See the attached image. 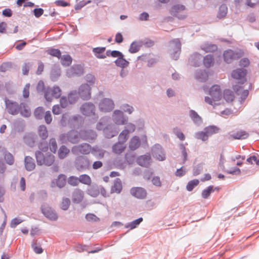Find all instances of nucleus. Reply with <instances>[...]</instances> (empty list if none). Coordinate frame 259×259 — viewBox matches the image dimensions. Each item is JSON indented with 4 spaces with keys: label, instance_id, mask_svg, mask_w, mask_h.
I'll use <instances>...</instances> for the list:
<instances>
[{
    "label": "nucleus",
    "instance_id": "nucleus-60",
    "mask_svg": "<svg viewBox=\"0 0 259 259\" xmlns=\"http://www.w3.org/2000/svg\"><path fill=\"white\" fill-rule=\"evenodd\" d=\"M22 222L23 220L20 219L15 218L12 220L10 226L12 228H15L17 225L20 224Z\"/></svg>",
    "mask_w": 259,
    "mask_h": 259
},
{
    "label": "nucleus",
    "instance_id": "nucleus-8",
    "mask_svg": "<svg viewBox=\"0 0 259 259\" xmlns=\"http://www.w3.org/2000/svg\"><path fill=\"white\" fill-rule=\"evenodd\" d=\"M114 106V103L111 100L104 99L100 103L99 108L102 112H108L113 109Z\"/></svg>",
    "mask_w": 259,
    "mask_h": 259
},
{
    "label": "nucleus",
    "instance_id": "nucleus-28",
    "mask_svg": "<svg viewBox=\"0 0 259 259\" xmlns=\"http://www.w3.org/2000/svg\"><path fill=\"white\" fill-rule=\"evenodd\" d=\"M79 182L87 185H90L92 183L91 177L87 175H81L79 177Z\"/></svg>",
    "mask_w": 259,
    "mask_h": 259
},
{
    "label": "nucleus",
    "instance_id": "nucleus-17",
    "mask_svg": "<svg viewBox=\"0 0 259 259\" xmlns=\"http://www.w3.org/2000/svg\"><path fill=\"white\" fill-rule=\"evenodd\" d=\"M113 118L115 122L117 124H123L125 122L123 113L119 110L115 111L114 112Z\"/></svg>",
    "mask_w": 259,
    "mask_h": 259
},
{
    "label": "nucleus",
    "instance_id": "nucleus-63",
    "mask_svg": "<svg viewBox=\"0 0 259 259\" xmlns=\"http://www.w3.org/2000/svg\"><path fill=\"white\" fill-rule=\"evenodd\" d=\"M152 182L153 184L156 186L160 187L161 185L160 179L159 177H153L152 179Z\"/></svg>",
    "mask_w": 259,
    "mask_h": 259
},
{
    "label": "nucleus",
    "instance_id": "nucleus-46",
    "mask_svg": "<svg viewBox=\"0 0 259 259\" xmlns=\"http://www.w3.org/2000/svg\"><path fill=\"white\" fill-rule=\"evenodd\" d=\"M195 137L197 139H200L202 141H205L208 139V136L206 131H204L196 133L195 134Z\"/></svg>",
    "mask_w": 259,
    "mask_h": 259
},
{
    "label": "nucleus",
    "instance_id": "nucleus-14",
    "mask_svg": "<svg viewBox=\"0 0 259 259\" xmlns=\"http://www.w3.org/2000/svg\"><path fill=\"white\" fill-rule=\"evenodd\" d=\"M239 58L237 53H235L231 50L226 51L224 53V58L226 62L229 63L234 59H237Z\"/></svg>",
    "mask_w": 259,
    "mask_h": 259
},
{
    "label": "nucleus",
    "instance_id": "nucleus-57",
    "mask_svg": "<svg viewBox=\"0 0 259 259\" xmlns=\"http://www.w3.org/2000/svg\"><path fill=\"white\" fill-rule=\"evenodd\" d=\"M60 103L63 108L67 107L69 104L68 100L66 97H62L60 99Z\"/></svg>",
    "mask_w": 259,
    "mask_h": 259
},
{
    "label": "nucleus",
    "instance_id": "nucleus-24",
    "mask_svg": "<svg viewBox=\"0 0 259 259\" xmlns=\"http://www.w3.org/2000/svg\"><path fill=\"white\" fill-rule=\"evenodd\" d=\"M231 136L234 139H243L248 137V134L245 131H240L237 132L236 133L232 134Z\"/></svg>",
    "mask_w": 259,
    "mask_h": 259
},
{
    "label": "nucleus",
    "instance_id": "nucleus-30",
    "mask_svg": "<svg viewBox=\"0 0 259 259\" xmlns=\"http://www.w3.org/2000/svg\"><path fill=\"white\" fill-rule=\"evenodd\" d=\"M190 116L195 123L198 124L202 122V118L195 111L190 110Z\"/></svg>",
    "mask_w": 259,
    "mask_h": 259
},
{
    "label": "nucleus",
    "instance_id": "nucleus-36",
    "mask_svg": "<svg viewBox=\"0 0 259 259\" xmlns=\"http://www.w3.org/2000/svg\"><path fill=\"white\" fill-rule=\"evenodd\" d=\"M77 163L78 164H83V165H81L80 166L78 165V169L81 168L83 169L86 167H88L90 165V162L89 161L85 158L83 157H80L77 160Z\"/></svg>",
    "mask_w": 259,
    "mask_h": 259
},
{
    "label": "nucleus",
    "instance_id": "nucleus-13",
    "mask_svg": "<svg viewBox=\"0 0 259 259\" xmlns=\"http://www.w3.org/2000/svg\"><path fill=\"white\" fill-rule=\"evenodd\" d=\"M153 156L159 161L165 159V154L162 150L161 146L159 145H155L152 149Z\"/></svg>",
    "mask_w": 259,
    "mask_h": 259
},
{
    "label": "nucleus",
    "instance_id": "nucleus-62",
    "mask_svg": "<svg viewBox=\"0 0 259 259\" xmlns=\"http://www.w3.org/2000/svg\"><path fill=\"white\" fill-rule=\"evenodd\" d=\"M86 219L89 221H97L99 219L93 213H88L85 216Z\"/></svg>",
    "mask_w": 259,
    "mask_h": 259
},
{
    "label": "nucleus",
    "instance_id": "nucleus-59",
    "mask_svg": "<svg viewBox=\"0 0 259 259\" xmlns=\"http://www.w3.org/2000/svg\"><path fill=\"white\" fill-rule=\"evenodd\" d=\"M45 120L47 124H50L52 121V117L50 111H47L45 115Z\"/></svg>",
    "mask_w": 259,
    "mask_h": 259
},
{
    "label": "nucleus",
    "instance_id": "nucleus-33",
    "mask_svg": "<svg viewBox=\"0 0 259 259\" xmlns=\"http://www.w3.org/2000/svg\"><path fill=\"white\" fill-rule=\"evenodd\" d=\"M66 184V177L64 175L59 176L56 180V185L59 188L63 187Z\"/></svg>",
    "mask_w": 259,
    "mask_h": 259
},
{
    "label": "nucleus",
    "instance_id": "nucleus-52",
    "mask_svg": "<svg viewBox=\"0 0 259 259\" xmlns=\"http://www.w3.org/2000/svg\"><path fill=\"white\" fill-rule=\"evenodd\" d=\"M68 183L69 185L73 186H76L79 183V178L74 176H71L68 178Z\"/></svg>",
    "mask_w": 259,
    "mask_h": 259
},
{
    "label": "nucleus",
    "instance_id": "nucleus-5",
    "mask_svg": "<svg viewBox=\"0 0 259 259\" xmlns=\"http://www.w3.org/2000/svg\"><path fill=\"white\" fill-rule=\"evenodd\" d=\"M6 109L8 112L12 115H16L20 110V105H19L16 102H13L9 100H5Z\"/></svg>",
    "mask_w": 259,
    "mask_h": 259
},
{
    "label": "nucleus",
    "instance_id": "nucleus-43",
    "mask_svg": "<svg viewBox=\"0 0 259 259\" xmlns=\"http://www.w3.org/2000/svg\"><path fill=\"white\" fill-rule=\"evenodd\" d=\"M70 71L72 74H75L77 75H80L82 74L83 72V68L80 65H77V66L72 67L70 69Z\"/></svg>",
    "mask_w": 259,
    "mask_h": 259
},
{
    "label": "nucleus",
    "instance_id": "nucleus-1",
    "mask_svg": "<svg viewBox=\"0 0 259 259\" xmlns=\"http://www.w3.org/2000/svg\"><path fill=\"white\" fill-rule=\"evenodd\" d=\"M208 96L205 97L206 103L215 108L223 102L222 91L220 86L218 84L212 85L208 91Z\"/></svg>",
    "mask_w": 259,
    "mask_h": 259
},
{
    "label": "nucleus",
    "instance_id": "nucleus-25",
    "mask_svg": "<svg viewBox=\"0 0 259 259\" xmlns=\"http://www.w3.org/2000/svg\"><path fill=\"white\" fill-rule=\"evenodd\" d=\"M61 62L63 66H69L72 61V59L71 56L69 55H63L62 57H61Z\"/></svg>",
    "mask_w": 259,
    "mask_h": 259
},
{
    "label": "nucleus",
    "instance_id": "nucleus-51",
    "mask_svg": "<svg viewBox=\"0 0 259 259\" xmlns=\"http://www.w3.org/2000/svg\"><path fill=\"white\" fill-rule=\"evenodd\" d=\"M44 109L42 107H39L36 108L34 112L35 117L38 119L41 118L44 113Z\"/></svg>",
    "mask_w": 259,
    "mask_h": 259
},
{
    "label": "nucleus",
    "instance_id": "nucleus-47",
    "mask_svg": "<svg viewBox=\"0 0 259 259\" xmlns=\"http://www.w3.org/2000/svg\"><path fill=\"white\" fill-rule=\"evenodd\" d=\"M42 212L47 218L52 221L56 220L58 218L54 211H42Z\"/></svg>",
    "mask_w": 259,
    "mask_h": 259
},
{
    "label": "nucleus",
    "instance_id": "nucleus-19",
    "mask_svg": "<svg viewBox=\"0 0 259 259\" xmlns=\"http://www.w3.org/2000/svg\"><path fill=\"white\" fill-rule=\"evenodd\" d=\"M223 97L224 99L228 103L232 102L235 99V95L233 91L229 89L224 91Z\"/></svg>",
    "mask_w": 259,
    "mask_h": 259
},
{
    "label": "nucleus",
    "instance_id": "nucleus-31",
    "mask_svg": "<svg viewBox=\"0 0 259 259\" xmlns=\"http://www.w3.org/2000/svg\"><path fill=\"white\" fill-rule=\"evenodd\" d=\"M88 193L90 195L93 197H97L99 194V186H92L88 189Z\"/></svg>",
    "mask_w": 259,
    "mask_h": 259
},
{
    "label": "nucleus",
    "instance_id": "nucleus-20",
    "mask_svg": "<svg viewBox=\"0 0 259 259\" xmlns=\"http://www.w3.org/2000/svg\"><path fill=\"white\" fill-rule=\"evenodd\" d=\"M68 140L73 144L77 143L79 140V136L78 133L75 131L69 132L67 136Z\"/></svg>",
    "mask_w": 259,
    "mask_h": 259
},
{
    "label": "nucleus",
    "instance_id": "nucleus-50",
    "mask_svg": "<svg viewBox=\"0 0 259 259\" xmlns=\"http://www.w3.org/2000/svg\"><path fill=\"white\" fill-rule=\"evenodd\" d=\"M170 44L172 45V47L174 48V49L176 50V53L177 52H180L181 47V44L179 39H175L170 41Z\"/></svg>",
    "mask_w": 259,
    "mask_h": 259
},
{
    "label": "nucleus",
    "instance_id": "nucleus-3",
    "mask_svg": "<svg viewBox=\"0 0 259 259\" xmlns=\"http://www.w3.org/2000/svg\"><path fill=\"white\" fill-rule=\"evenodd\" d=\"M91 150V146L88 144H83L78 146H75L72 148V152L74 154H88Z\"/></svg>",
    "mask_w": 259,
    "mask_h": 259
},
{
    "label": "nucleus",
    "instance_id": "nucleus-6",
    "mask_svg": "<svg viewBox=\"0 0 259 259\" xmlns=\"http://www.w3.org/2000/svg\"><path fill=\"white\" fill-rule=\"evenodd\" d=\"M130 193L131 195L140 199H143L146 198L147 193L146 190L142 187H133L130 190Z\"/></svg>",
    "mask_w": 259,
    "mask_h": 259
},
{
    "label": "nucleus",
    "instance_id": "nucleus-40",
    "mask_svg": "<svg viewBox=\"0 0 259 259\" xmlns=\"http://www.w3.org/2000/svg\"><path fill=\"white\" fill-rule=\"evenodd\" d=\"M213 186H209L206 189H204L202 192V197L204 199H207L210 195L211 192H214Z\"/></svg>",
    "mask_w": 259,
    "mask_h": 259
},
{
    "label": "nucleus",
    "instance_id": "nucleus-34",
    "mask_svg": "<svg viewBox=\"0 0 259 259\" xmlns=\"http://www.w3.org/2000/svg\"><path fill=\"white\" fill-rule=\"evenodd\" d=\"M115 64L117 66L124 68L127 66L128 62L123 58V56L117 58L115 61Z\"/></svg>",
    "mask_w": 259,
    "mask_h": 259
},
{
    "label": "nucleus",
    "instance_id": "nucleus-4",
    "mask_svg": "<svg viewBox=\"0 0 259 259\" xmlns=\"http://www.w3.org/2000/svg\"><path fill=\"white\" fill-rule=\"evenodd\" d=\"M78 94L83 100H88L91 98V88L88 84H82L78 89Z\"/></svg>",
    "mask_w": 259,
    "mask_h": 259
},
{
    "label": "nucleus",
    "instance_id": "nucleus-26",
    "mask_svg": "<svg viewBox=\"0 0 259 259\" xmlns=\"http://www.w3.org/2000/svg\"><path fill=\"white\" fill-rule=\"evenodd\" d=\"M47 90V88L45 85V83L43 81L39 80L36 86V91L39 94H45V92Z\"/></svg>",
    "mask_w": 259,
    "mask_h": 259
},
{
    "label": "nucleus",
    "instance_id": "nucleus-64",
    "mask_svg": "<svg viewBox=\"0 0 259 259\" xmlns=\"http://www.w3.org/2000/svg\"><path fill=\"white\" fill-rule=\"evenodd\" d=\"M247 161L251 164H253V161L257 165H259V159L255 156H252L247 159Z\"/></svg>",
    "mask_w": 259,
    "mask_h": 259
},
{
    "label": "nucleus",
    "instance_id": "nucleus-37",
    "mask_svg": "<svg viewBox=\"0 0 259 259\" xmlns=\"http://www.w3.org/2000/svg\"><path fill=\"white\" fill-rule=\"evenodd\" d=\"M70 203L71 202L69 198H63L60 203V208L64 210H66L69 208Z\"/></svg>",
    "mask_w": 259,
    "mask_h": 259
},
{
    "label": "nucleus",
    "instance_id": "nucleus-2",
    "mask_svg": "<svg viewBox=\"0 0 259 259\" xmlns=\"http://www.w3.org/2000/svg\"><path fill=\"white\" fill-rule=\"evenodd\" d=\"M61 90L58 86H54L53 88H47L45 92V98L48 102H51L53 98H59L61 95Z\"/></svg>",
    "mask_w": 259,
    "mask_h": 259
},
{
    "label": "nucleus",
    "instance_id": "nucleus-58",
    "mask_svg": "<svg viewBox=\"0 0 259 259\" xmlns=\"http://www.w3.org/2000/svg\"><path fill=\"white\" fill-rule=\"evenodd\" d=\"M95 77L94 75L91 74H89L86 76V81L92 85L95 82Z\"/></svg>",
    "mask_w": 259,
    "mask_h": 259
},
{
    "label": "nucleus",
    "instance_id": "nucleus-39",
    "mask_svg": "<svg viewBox=\"0 0 259 259\" xmlns=\"http://www.w3.org/2000/svg\"><path fill=\"white\" fill-rule=\"evenodd\" d=\"M213 58L210 55H206L203 60L204 65L206 67H210L213 63Z\"/></svg>",
    "mask_w": 259,
    "mask_h": 259
},
{
    "label": "nucleus",
    "instance_id": "nucleus-16",
    "mask_svg": "<svg viewBox=\"0 0 259 259\" xmlns=\"http://www.w3.org/2000/svg\"><path fill=\"white\" fill-rule=\"evenodd\" d=\"M233 89L236 92V94L240 96L241 100H245L248 95V90H243L240 86L235 85L233 86Z\"/></svg>",
    "mask_w": 259,
    "mask_h": 259
},
{
    "label": "nucleus",
    "instance_id": "nucleus-10",
    "mask_svg": "<svg viewBox=\"0 0 259 259\" xmlns=\"http://www.w3.org/2000/svg\"><path fill=\"white\" fill-rule=\"evenodd\" d=\"M95 106L90 103L83 104L80 107L81 112L84 115L91 116L95 113Z\"/></svg>",
    "mask_w": 259,
    "mask_h": 259
},
{
    "label": "nucleus",
    "instance_id": "nucleus-41",
    "mask_svg": "<svg viewBox=\"0 0 259 259\" xmlns=\"http://www.w3.org/2000/svg\"><path fill=\"white\" fill-rule=\"evenodd\" d=\"M228 8L226 5H222L220 8L218 14V17L219 18H224L227 13Z\"/></svg>",
    "mask_w": 259,
    "mask_h": 259
},
{
    "label": "nucleus",
    "instance_id": "nucleus-42",
    "mask_svg": "<svg viewBox=\"0 0 259 259\" xmlns=\"http://www.w3.org/2000/svg\"><path fill=\"white\" fill-rule=\"evenodd\" d=\"M128 135L127 130H123L119 135L118 142L124 144L128 139Z\"/></svg>",
    "mask_w": 259,
    "mask_h": 259
},
{
    "label": "nucleus",
    "instance_id": "nucleus-53",
    "mask_svg": "<svg viewBox=\"0 0 259 259\" xmlns=\"http://www.w3.org/2000/svg\"><path fill=\"white\" fill-rule=\"evenodd\" d=\"M4 158L7 163L9 165H12L14 162V158L12 154L7 153L5 154Z\"/></svg>",
    "mask_w": 259,
    "mask_h": 259
},
{
    "label": "nucleus",
    "instance_id": "nucleus-54",
    "mask_svg": "<svg viewBox=\"0 0 259 259\" xmlns=\"http://www.w3.org/2000/svg\"><path fill=\"white\" fill-rule=\"evenodd\" d=\"M49 147L50 150L53 152L55 153L57 149V145L56 143V141L55 139H51L50 141Z\"/></svg>",
    "mask_w": 259,
    "mask_h": 259
},
{
    "label": "nucleus",
    "instance_id": "nucleus-9",
    "mask_svg": "<svg viewBox=\"0 0 259 259\" xmlns=\"http://www.w3.org/2000/svg\"><path fill=\"white\" fill-rule=\"evenodd\" d=\"M35 156L37 163L39 165L44 164L47 165H51L54 161V156L52 155H49L48 157H45V159H43V161L38 160L39 157L43 158V154L40 152H36Z\"/></svg>",
    "mask_w": 259,
    "mask_h": 259
},
{
    "label": "nucleus",
    "instance_id": "nucleus-18",
    "mask_svg": "<svg viewBox=\"0 0 259 259\" xmlns=\"http://www.w3.org/2000/svg\"><path fill=\"white\" fill-rule=\"evenodd\" d=\"M122 188V186L121 181L119 179H117L114 181V184L111 188V193H119Z\"/></svg>",
    "mask_w": 259,
    "mask_h": 259
},
{
    "label": "nucleus",
    "instance_id": "nucleus-12",
    "mask_svg": "<svg viewBox=\"0 0 259 259\" xmlns=\"http://www.w3.org/2000/svg\"><path fill=\"white\" fill-rule=\"evenodd\" d=\"M84 193L79 189H75L72 194V200L74 203H79L83 199Z\"/></svg>",
    "mask_w": 259,
    "mask_h": 259
},
{
    "label": "nucleus",
    "instance_id": "nucleus-32",
    "mask_svg": "<svg viewBox=\"0 0 259 259\" xmlns=\"http://www.w3.org/2000/svg\"><path fill=\"white\" fill-rule=\"evenodd\" d=\"M143 221L142 218H139V219L133 221V222L128 223L125 226L126 228H130L131 230L134 229Z\"/></svg>",
    "mask_w": 259,
    "mask_h": 259
},
{
    "label": "nucleus",
    "instance_id": "nucleus-27",
    "mask_svg": "<svg viewBox=\"0 0 259 259\" xmlns=\"http://www.w3.org/2000/svg\"><path fill=\"white\" fill-rule=\"evenodd\" d=\"M69 151V149H68L65 146H62L58 151L59 157L61 159L64 158L68 154Z\"/></svg>",
    "mask_w": 259,
    "mask_h": 259
},
{
    "label": "nucleus",
    "instance_id": "nucleus-61",
    "mask_svg": "<svg viewBox=\"0 0 259 259\" xmlns=\"http://www.w3.org/2000/svg\"><path fill=\"white\" fill-rule=\"evenodd\" d=\"M30 66H31V65L30 63H24V64L22 66V68L23 74L24 75L28 74L29 71Z\"/></svg>",
    "mask_w": 259,
    "mask_h": 259
},
{
    "label": "nucleus",
    "instance_id": "nucleus-55",
    "mask_svg": "<svg viewBox=\"0 0 259 259\" xmlns=\"http://www.w3.org/2000/svg\"><path fill=\"white\" fill-rule=\"evenodd\" d=\"M68 100L69 104H72L77 101V96L75 93H71L68 95Z\"/></svg>",
    "mask_w": 259,
    "mask_h": 259
},
{
    "label": "nucleus",
    "instance_id": "nucleus-21",
    "mask_svg": "<svg viewBox=\"0 0 259 259\" xmlns=\"http://www.w3.org/2000/svg\"><path fill=\"white\" fill-rule=\"evenodd\" d=\"M125 147L123 143L118 142L113 146L112 151L115 154H120L124 151Z\"/></svg>",
    "mask_w": 259,
    "mask_h": 259
},
{
    "label": "nucleus",
    "instance_id": "nucleus-23",
    "mask_svg": "<svg viewBox=\"0 0 259 259\" xmlns=\"http://www.w3.org/2000/svg\"><path fill=\"white\" fill-rule=\"evenodd\" d=\"M185 9V7L183 5H175L173 6L171 10L170 13L172 15H174L177 17H180L178 14L181 12L184 11Z\"/></svg>",
    "mask_w": 259,
    "mask_h": 259
},
{
    "label": "nucleus",
    "instance_id": "nucleus-56",
    "mask_svg": "<svg viewBox=\"0 0 259 259\" xmlns=\"http://www.w3.org/2000/svg\"><path fill=\"white\" fill-rule=\"evenodd\" d=\"M139 50V46L136 42H133L130 46L129 51L131 53H135L138 52Z\"/></svg>",
    "mask_w": 259,
    "mask_h": 259
},
{
    "label": "nucleus",
    "instance_id": "nucleus-22",
    "mask_svg": "<svg viewBox=\"0 0 259 259\" xmlns=\"http://www.w3.org/2000/svg\"><path fill=\"white\" fill-rule=\"evenodd\" d=\"M20 113L24 117H29L31 115L30 109L24 103L20 104Z\"/></svg>",
    "mask_w": 259,
    "mask_h": 259
},
{
    "label": "nucleus",
    "instance_id": "nucleus-49",
    "mask_svg": "<svg viewBox=\"0 0 259 259\" xmlns=\"http://www.w3.org/2000/svg\"><path fill=\"white\" fill-rule=\"evenodd\" d=\"M25 166L27 170H32V158L29 156H26L25 158Z\"/></svg>",
    "mask_w": 259,
    "mask_h": 259
},
{
    "label": "nucleus",
    "instance_id": "nucleus-38",
    "mask_svg": "<svg viewBox=\"0 0 259 259\" xmlns=\"http://www.w3.org/2000/svg\"><path fill=\"white\" fill-rule=\"evenodd\" d=\"M201 48L206 52H212L217 50V46L215 45L204 44L202 46Z\"/></svg>",
    "mask_w": 259,
    "mask_h": 259
},
{
    "label": "nucleus",
    "instance_id": "nucleus-44",
    "mask_svg": "<svg viewBox=\"0 0 259 259\" xmlns=\"http://www.w3.org/2000/svg\"><path fill=\"white\" fill-rule=\"evenodd\" d=\"M39 135L44 139L47 138L48 134L47 127L45 125H40L38 128Z\"/></svg>",
    "mask_w": 259,
    "mask_h": 259
},
{
    "label": "nucleus",
    "instance_id": "nucleus-15",
    "mask_svg": "<svg viewBox=\"0 0 259 259\" xmlns=\"http://www.w3.org/2000/svg\"><path fill=\"white\" fill-rule=\"evenodd\" d=\"M141 145L140 138L138 136H134L130 140L128 144V148L131 151H135Z\"/></svg>",
    "mask_w": 259,
    "mask_h": 259
},
{
    "label": "nucleus",
    "instance_id": "nucleus-7",
    "mask_svg": "<svg viewBox=\"0 0 259 259\" xmlns=\"http://www.w3.org/2000/svg\"><path fill=\"white\" fill-rule=\"evenodd\" d=\"M246 74V71L245 69H237L234 70L232 73V77L239 81V83H243L245 81V75Z\"/></svg>",
    "mask_w": 259,
    "mask_h": 259
},
{
    "label": "nucleus",
    "instance_id": "nucleus-35",
    "mask_svg": "<svg viewBox=\"0 0 259 259\" xmlns=\"http://www.w3.org/2000/svg\"><path fill=\"white\" fill-rule=\"evenodd\" d=\"M47 53L53 57L60 59L61 57V52L58 49L50 48L47 50Z\"/></svg>",
    "mask_w": 259,
    "mask_h": 259
},
{
    "label": "nucleus",
    "instance_id": "nucleus-29",
    "mask_svg": "<svg viewBox=\"0 0 259 259\" xmlns=\"http://www.w3.org/2000/svg\"><path fill=\"white\" fill-rule=\"evenodd\" d=\"M204 131H206L208 136H210L213 134H216L219 132V128L214 125H210L204 128Z\"/></svg>",
    "mask_w": 259,
    "mask_h": 259
},
{
    "label": "nucleus",
    "instance_id": "nucleus-45",
    "mask_svg": "<svg viewBox=\"0 0 259 259\" xmlns=\"http://www.w3.org/2000/svg\"><path fill=\"white\" fill-rule=\"evenodd\" d=\"M105 51V48L104 47H98L93 49V52L96 54H98L97 55V57L98 58H105V56L104 55H100V54L104 53Z\"/></svg>",
    "mask_w": 259,
    "mask_h": 259
},
{
    "label": "nucleus",
    "instance_id": "nucleus-48",
    "mask_svg": "<svg viewBox=\"0 0 259 259\" xmlns=\"http://www.w3.org/2000/svg\"><path fill=\"white\" fill-rule=\"evenodd\" d=\"M199 183V181L197 179H194L189 181L186 187L187 190L189 191H191L195 187L198 185Z\"/></svg>",
    "mask_w": 259,
    "mask_h": 259
},
{
    "label": "nucleus",
    "instance_id": "nucleus-11",
    "mask_svg": "<svg viewBox=\"0 0 259 259\" xmlns=\"http://www.w3.org/2000/svg\"><path fill=\"white\" fill-rule=\"evenodd\" d=\"M136 161L140 166L148 167L151 163V157L150 154L141 155L137 158Z\"/></svg>",
    "mask_w": 259,
    "mask_h": 259
}]
</instances>
